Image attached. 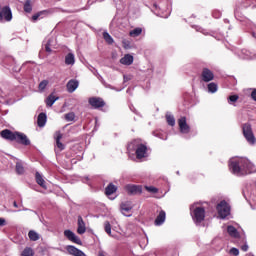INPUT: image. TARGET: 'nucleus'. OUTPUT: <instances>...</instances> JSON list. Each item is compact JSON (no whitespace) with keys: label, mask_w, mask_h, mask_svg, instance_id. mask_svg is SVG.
Masks as SVG:
<instances>
[{"label":"nucleus","mask_w":256,"mask_h":256,"mask_svg":"<svg viewBox=\"0 0 256 256\" xmlns=\"http://www.w3.org/2000/svg\"><path fill=\"white\" fill-rule=\"evenodd\" d=\"M229 169L233 175H236V177H243L245 175H251V173H256L255 164L243 157L230 159Z\"/></svg>","instance_id":"obj_1"},{"label":"nucleus","mask_w":256,"mask_h":256,"mask_svg":"<svg viewBox=\"0 0 256 256\" xmlns=\"http://www.w3.org/2000/svg\"><path fill=\"white\" fill-rule=\"evenodd\" d=\"M128 151H135L137 159H145L149 157V148L143 144L141 139H135L128 144Z\"/></svg>","instance_id":"obj_2"},{"label":"nucleus","mask_w":256,"mask_h":256,"mask_svg":"<svg viewBox=\"0 0 256 256\" xmlns=\"http://www.w3.org/2000/svg\"><path fill=\"white\" fill-rule=\"evenodd\" d=\"M190 213L192 215V219L196 225L205 221V208L197 207L195 204L190 206Z\"/></svg>","instance_id":"obj_3"},{"label":"nucleus","mask_w":256,"mask_h":256,"mask_svg":"<svg viewBox=\"0 0 256 256\" xmlns=\"http://www.w3.org/2000/svg\"><path fill=\"white\" fill-rule=\"evenodd\" d=\"M242 133L249 145H256V137L250 123H245L242 125Z\"/></svg>","instance_id":"obj_4"},{"label":"nucleus","mask_w":256,"mask_h":256,"mask_svg":"<svg viewBox=\"0 0 256 256\" xmlns=\"http://www.w3.org/2000/svg\"><path fill=\"white\" fill-rule=\"evenodd\" d=\"M216 210L218 211L220 219H225L231 215V206L225 200H222L220 203H218Z\"/></svg>","instance_id":"obj_5"},{"label":"nucleus","mask_w":256,"mask_h":256,"mask_svg":"<svg viewBox=\"0 0 256 256\" xmlns=\"http://www.w3.org/2000/svg\"><path fill=\"white\" fill-rule=\"evenodd\" d=\"M243 195L246 201H253L256 203V182L248 184L243 190Z\"/></svg>","instance_id":"obj_6"},{"label":"nucleus","mask_w":256,"mask_h":256,"mask_svg":"<svg viewBox=\"0 0 256 256\" xmlns=\"http://www.w3.org/2000/svg\"><path fill=\"white\" fill-rule=\"evenodd\" d=\"M153 11L155 15H157L158 17H163L164 19H167V17H169V15L171 14L169 8L165 7L163 3H160L159 5H157L156 3L153 4Z\"/></svg>","instance_id":"obj_7"},{"label":"nucleus","mask_w":256,"mask_h":256,"mask_svg":"<svg viewBox=\"0 0 256 256\" xmlns=\"http://www.w3.org/2000/svg\"><path fill=\"white\" fill-rule=\"evenodd\" d=\"M88 103L93 109H101V107H105V101L101 97H91L89 98Z\"/></svg>","instance_id":"obj_8"},{"label":"nucleus","mask_w":256,"mask_h":256,"mask_svg":"<svg viewBox=\"0 0 256 256\" xmlns=\"http://www.w3.org/2000/svg\"><path fill=\"white\" fill-rule=\"evenodd\" d=\"M215 79V74L213 71L209 70V68H203L201 73V81H204V83H209Z\"/></svg>","instance_id":"obj_9"},{"label":"nucleus","mask_w":256,"mask_h":256,"mask_svg":"<svg viewBox=\"0 0 256 256\" xmlns=\"http://www.w3.org/2000/svg\"><path fill=\"white\" fill-rule=\"evenodd\" d=\"M178 126L180 133H183L184 135H187V133L191 131V127L189 126V124H187L186 117H181L180 119H178Z\"/></svg>","instance_id":"obj_10"},{"label":"nucleus","mask_w":256,"mask_h":256,"mask_svg":"<svg viewBox=\"0 0 256 256\" xmlns=\"http://www.w3.org/2000/svg\"><path fill=\"white\" fill-rule=\"evenodd\" d=\"M121 213L124 215V217H131L133 215L131 213V210L133 209V203L131 201H126L121 204Z\"/></svg>","instance_id":"obj_11"},{"label":"nucleus","mask_w":256,"mask_h":256,"mask_svg":"<svg viewBox=\"0 0 256 256\" xmlns=\"http://www.w3.org/2000/svg\"><path fill=\"white\" fill-rule=\"evenodd\" d=\"M17 143H20V145H31V140L25 135L24 133L21 132H16V137L15 140Z\"/></svg>","instance_id":"obj_12"},{"label":"nucleus","mask_w":256,"mask_h":256,"mask_svg":"<svg viewBox=\"0 0 256 256\" xmlns=\"http://www.w3.org/2000/svg\"><path fill=\"white\" fill-rule=\"evenodd\" d=\"M64 236L66 237V239H68V241L76 243V245H81V238H79V236H76L73 231L65 230Z\"/></svg>","instance_id":"obj_13"},{"label":"nucleus","mask_w":256,"mask_h":256,"mask_svg":"<svg viewBox=\"0 0 256 256\" xmlns=\"http://www.w3.org/2000/svg\"><path fill=\"white\" fill-rule=\"evenodd\" d=\"M126 191L129 195H141L143 193V187L140 185H127Z\"/></svg>","instance_id":"obj_14"},{"label":"nucleus","mask_w":256,"mask_h":256,"mask_svg":"<svg viewBox=\"0 0 256 256\" xmlns=\"http://www.w3.org/2000/svg\"><path fill=\"white\" fill-rule=\"evenodd\" d=\"M237 55L240 59H256V54H253V52L247 49L238 50Z\"/></svg>","instance_id":"obj_15"},{"label":"nucleus","mask_w":256,"mask_h":256,"mask_svg":"<svg viewBox=\"0 0 256 256\" xmlns=\"http://www.w3.org/2000/svg\"><path fill=\"white\" fill-rule=\"evenodd\" d=\"M0 135H1L2 139H7L8 141H15L17 132H12L9 129H5L0 132Z\"/></svg>","instance_id":"obj_16"},{"label":"nucleus","mask_w":256,"mask_h":256,"mask_svg":"<svg viewBox=\"0 0 256 256\" xmlns=\"http://www.w3.org/2000/svg\"><path fill=\"white\" fill-rule=\"evenodd\" d=\"M79 87V81L76 79H71L68 81L66 88L68 93H75V90Z\"/></svg>","instance_id":"obj_17"},{"label":"nucleus","mask_w":256,"mask_h":256,"mask_svg":"<svg viewBox=\"0 0 256 256\" xmlns=\"http://www.w3.org/2000/svg\"><path fill=\"white\" fill-rule=\"evenodd\" d=\"M66 251H68L69 255H73V256H87L84 254L83 251L71 245L66 247Z\"/></svg>","instance_id":"obj_18"},{"label":"nucleus","mask_w":256,"mask_h":256,"mask_svg":"<svg viewBox=\"0 0 256 256\" xmlns=\"http://www.w3.org/2000/svg\"><path fill=\"white\" fill-rule=\"evenodd\" d=\"M87 231V226L85 225V221H83V217L78 216V228H77V233L79 235L85 234Z\"/></svg>","instance_id":"obj_19"},{"label":"nucleus","mask_w":256,"mask_h":256,"mask_svg":"<svg viewBox=\"0 0 256 256\" xmlns=\"http://www.w3.org/2000/svg\"><path fill=\"white\" fill-rule=\"evenodd\" d=\"M166 217H167V214L165 213V211H164V210H161V211L159 212L158 216H157L156 219H155V222H154L155 225H156L157 227L163 225V224L165 223Z\"/></svg>","instance_id":"obj_20"},{"label":"nucleus","mask_w":256,"mask_h":256,"mask_svg":"<svg viewBox=\"0 0 256 256\" xmlns=\"http://www.w3.org/2000/svg\"><path fill=\"white\" fill-rule=\"evenodd\" d=\"M2 19H5V21H11L13 19V13L8 6L2 8Z\"/></svg>","instance_id":"obj_21"},{"label":"nucleus","mask_w":256,"mask_h":256,"mask_svg":"<svg viewBox=\"0 0 256 256\" xmlns=\"http://www.w3.org/2000/svg\"><path fill=\"white\" fill-rule=\"evenodd\" d=\"M133 61H134V58H133V55L131 54H125L124 57H122L120 59V63L121 65H133Z\"/></svg>","instance_id":"obj_22"},{"label":"nucleus","mask_w":256,"mask_h":256,"mask_svg":"<svg viewBox=\"0 0 256 256\" xmlns=\"http://www.w3.org/2000/svg\"><path fill=\"white\" fill-rule=\"evenodd\" d=\"M55 139L57 148L59 149V151H63L65 149V145L61 143V139H63V134H61V132H56Z\"/></svg>","instance_id":"obj_23"},{"label":"nucleus","mask_w":256,"mask_h":256,"mask_svg":"<svg viewBox=\"0 0 256 256\" xmlns=\"http://www.w3.org/2000/svg\"><path fill=\"white\" fill-rule=\"evenodd\" d=\"M37 125L38 127H44L47 125V114L42 112L38 115Z\"/></svg>","instance_id":"obj_24"},{"label":"nucleus","mask_w":256,"mask_h":256,"mask_svg":"<svg viewBox=\"0 0 256 256\" xmlns=\"http://www.w3.org/2000/svg\"><path fill=\"white\" fill-rule=\"evenodd\" d=\"M227 233L230 235V237H233L234 239H239V231H237V228H235L234 226H228Z\"/></svg>","instance_id":"obj_25"},{"label":"nucleus","mask_w":256,"mask_h":256,"mask_svg":"<svg viewBox=\"0 0 256 256\" xmlns=\"http://www.w3.org/2000/svg\"><path fill=\"white\" fill-rule=\"evenodd\" d=\"M35 177H36V183H38L40 187H42V189H47V185L45 184V179H43V176L39 172H36Z\"/></svg>","instance_id":"obj_26"},{"label":"nucleus","mask_w":256,"mask_h":256,"mask_svg":"<svg viewBox=\"0 0 256 256\" xmlns=\"http://www.w3.org/2000/svg\"><path fill=\"white\" fill-rule=\"evenodd\" d=\"M65 65H75V54L70 52L65 56Z\"/></svg>","instance_id":"obj_27"},{"label":"nucleus","mask_w":256,"mask_h":256,"mask_svg":"<svg viewBox=\"0 0 256 256\" xmlns=\"http://www.w3.org/2000/svg\"><path fill=\"white\" fill-rule=\"evenodd\" d=\"M207 88H208V93L213 94V93H217V91H219V86L215 82L209 83L207 85Z\"/></svg>","instance_id":"obj_28"},{"label":"nucleus","mask_w":256,"mask_h":256,"mask_svg":"<svg viewBox=\"0 0 256 256\" xmlns=\"http://www.w3.org/2000/svg\"><path fill=\"white\" fill-rule=\"evenodd\" d=\"M28 237H29L30 241H39V239H40L39 233H37L35 230H30L28 232Z\"/></svg>","instance_id":"obj_29"},{"label":"nucleus","mask_w":256,"mask_h":256,"mask_svg":"<svg viewBox=\"0 0 256 256\" xmlns=\"http://www.w3.org/2000/svg\"><path fill=\"white\" fill-rule=\"evenodd\" d=\"M166 121L170 127H175V116H173L171 113H166Z\"/></svg>","instance_id":"obj_30"},{"label":"nucleus","mask_w":256,"mask_h":256,"mask_svg":"<svg viewBox=\"0 0 256 256\" xmlns=\"http://www.w3.org/2000/svg\"><path fill=\"white\" fill-rule=\"evenodd\" d=\"M51 47H55V38H50L46 45H45V50L47 53H51Z\"/></svg>","instance_id":"obj_31"},{"label":"nucleus","mask_w":256,"mask_h":256,"mask_svg":"<svg viewBox=\"0 0 256 256\" xmlns=\"http://www.w3.org/2000/svg\"><path fill=\"white\" fill-rule=\"evenodd\" d=\"M57 99H59L58 97H55L53 95H50L47 99H46V105L47 107H53V105L55 104V101H57Z\"/></svg>","instance_id":"obj_32"},{"label":"nucleus","mask_w":256,"mask_h":256,"mask_svg":"<svg viewBox=\"0 0 256 256\" xmlns=\"http://www.w3.org/2000/svg\"><path fill=\"white\" fill-rule=\"evenodd\" d=\"M115 191H117V187L113 184H109L106 187L105 193H106V195H113L115 193Z\"/></svg>","instance_id":"obj_33"},{"label":"nucleus","mask_w":256,"mask_h":256,"mask_svg":"<svg viewBox=\"0 0 256 256\" xmlns=\"http://www.w3.org/2000/svg\"><path fill=\"white\" fill-rule=\"evenodd\" d=\"M21 256H35V252L33 251V248L31 247H26L22 253Z\"/></svg>","instance_id":"obj_34"},{"label":"nucleus","mask_w":256,"mask_h":256,"mask_svg":"<svg viewBox=\"0 0 256 256\" xmlns=\"http://www.w3.org/2000/svg\"><path fill=\"white\" fill-rule=\"evenodd\" d=\"M47 85H49V80H42L38 86L39 92L43 93L47 89Z\"/></svg>","instance_id":"obj_35"},{"label":"nucleus","mask_w":256,"mask_h":256,"mask_svg":"<svg viewBox=\"0 0 256 256\" xmlns=\"http://www.w3.org/2000/svg\"><path fill=\"white\" fill-rule=\"evenodd\" d=\"M143 33V29L141 28H135L132 31H130L129 35L130 37H139Z\"/></svg>","instance_id":"obj_36"},{"label":"nucleus","mask_w":256,"mask_h":256,"mask_svg":"<svg viewBox=\"0 0 256 256\" xmlns=\"http://www.w3.org/2000/svg\"><path fill=\"white\" fill-rule=\"evenodd\" d=\"M24 11L25 13H31V11H33V6H31V0H26L24 4Z\"/></svg>","instance_id":"obj_37"},{"label":"nucleus","mask_w":256,"mask_h":256,"mask_svg":"<svg viewBox=\"0 0 256 256\" xmlns=\"http://www.w3.org/2000/svg\"><path fill=\"white\" fill-rule=\"evenodd\" d=\"M103 38L106 41V43H108V45H113V37H111V35L108 34V32H103Z\"/></svg>","instance_id":"obj_38"},{"label":"nucleus","mask_w":256,"mask_h":256,"mask_svg":"<svg viewBox=\"0 0 256 256\" xmlns=\"http://www.w3.org/2000/svg\"><path fill=\"white\" fill-rule=\"evenodd\" d=\"M16 172L18 173V175H23V173L25 172V169L23 168V164H21V162H18L16 164Z\"/></svg>","instance_id":"obj_39"},{"label":"nucleus","mask_w":256,"mask_h":256,"mask_svg":"<svg viewBox=\"0 0 256 256\" xmlns=\"http://www.w3.org/2000/svg\"><path fill=\"white\" fill-rule=\"evenodd\" d=\"M146 191H148V193H152L155 195V193H159V189L157 187L154 186H145Z\"/></svg>","instance_id":"obj_40"},{"label":"nucleus","mask_w":256,"mask_h":256,"mask_svg":"<svg viewBox=\"0 0 256 256\" xmlns=\"http://www.w3.org/2000/svg\"><path fill=\"white\" fill-rule=\"evenodd\" d=\"M239 101L238 95H231L228 97V103L231 105L232 103H237Z\"/></svg>","instance_id":"obj_41"},{"label":"nucleus","mask_w":256,"mask_h":256,"mask_svg":"<svg viewBox=\"0 0 256 256\" xmlns=\"http://www.w3.org/2000/svg\"><path fill=\"white\" fill-rule=\"evenodd\" d=\"M248 27L252 31V37H254V39H256V25L253 23H249Z\"/></svg>","instance_id":"obj_42"},{"label":"nucleus","mask_w":256,"mask_h":256,"mask_svg":"<svg viewBox=\"0 0 256 256\" xmlns=\"http://www.w3.org/2000/svg\"><path fill=\"white\" fill-rule=\"evenodd\" d=\"M66 121H75V114L73 112H69L65 114Z\"/></svg>","instance_id":"obj_43"},{"label":"nucleus","mask_w":256,"mask_h":256,"mask_svg":"<svg viewBox=\"0 0 256 256\" xmlns=\"http://www.w3.org/2000/svg\"><path fill=\"white\" fill-rule=\"evenodd\" d=\"M104 229L107 235H111V224L108 221L104 223Z\"/></svg>","instance_id":"obj_44"},{"label":"nucleus","mask_w":256,"mask_h":256,"mask_svg":"<svg viewBox=\"0 0 256 256\" xmlns=\"http://www.w3.org/2000/svg\"><path fill=\"white\" fill-rule=\"evenodd\" d=\"M193 28L196 29V31H199L200 33H203V35L208 34L207 30L201 28V26H193Z\"/></svg>","instance_id":"obj_45"},{"label":"nucleus","mask_w":256,"mask_h":256,"mask_svg":"<svg viewBox=\"0 0 256 256\" xmlns=\"http://www.w3.org/2000/svg\"><path fill=\"white\" fill-rule=\"evenodd\" d=\"M46 13H47V11H42L40 13H37V14L33 15L32 16L33 21H37V19H39L40 15H43V14H46Z\"/></svg>","instance_id":"obj_46"},{"label":"nucleus","mask_w":256,"mask_h":256,"mask_svg":"<svg viewBox=\"0 0 256 256\" xmlns=\"http://www.w3.org/2000/svg\"><path fill=\"white\" fill-rule=\"evenodd\" d=\"M230 255H234V256H237L239 255V249L237 248H231L230 251H229Z\"/></svg>","instance_id":"obj_47"},{"label":"nucleus","mask_w":256,"mask_h":256,"mask_svg":"<svg viewBox=\"0 0 256 256\" xmlns=\"http://www.w3.org/2000/svg\"><path fill=\"white\" fill-rule=\"evenodd\" d=\"M212 16L214 17V19H219L221 17V11H213Z\"/></svg>","instance_id":"obj_48"},{"label":"nucleus","mask_w":256,"mask_h":256,"mask_svg":"<svg viewBox=\"0 0 256 256\" xmlns=\"http://www.w3.org/2000/svg\"><path fill=\"white\" fill-rule=\"evenodd\" d=\"M5 225H7L5 218H0V227H5Z\"/></svg>","instance_id":"obj_49"},{"label":"nucleus","mask_w":256,"mask_h":256,"mask_svg":"<svg viewBox=\"0 0 256 256\" xmlns=\"http://www.w3.org/2000/svg\"><path fill=\"white\" fill-rule=\"evenodd\" d=\"M123 79H124V83H127V81H131V76L124 75Z\"/></svg>","instance_id":"obj_50"},{"label":"nucleus","mask_w":256,"mask_h":256,"mask_svg":"<svg viewBox=\"0 0 256 256\" xmlns=\"http://www.w3.org/2000/svg\"><path fill=\"white\" fill-rule=\"evenodd\" d=\"M242 251H249V246L247 244H244L242 247H241Z\"/></svg>","instance_id":"obj_51"},{"label":"nucleus","mask_w":256,"mask_h":256,"mask_svg":"<svg viewBox=\"0 0 256 256\" xmlns=\"http://www.w3.org/2000/svg\"><path fill=\"white\" fill-rule=\"evenodd\" d=\"M0 21H3V9L0 8Z\"/></svg>","instance_id":"obj_52"},{"label":"nucleus","mask_w":256,"mask_h":256,"mask_svg":"<svg viewBox=\"0 0 256 256\" xmlns=\"http://www.w3.org/2000/svg\"><path fill=\"white\" fill-rule=\"evenodd\" d=\"M110 237H113L114 239H117V235H113V234H111V235H109Z\"/></svg>","instance_id":"obj_53"},{"label":"nucleus","mask_w":256,"mask_h":256,"mask_svg":"<svg viewBox=\"0 0 256 256\" xmlns=\"http://www.w3.org/2000/svg\"><path fill=\"white\" fill-rule=\"evenodd\" d=\"M98 256H105L103 252H99Z\"/></svg>","instance_id":"obj_54"},{"label":"nucleus","mask_w":256,"mask_h":256,"mask_svg":"<svg viewBox=\"0 0 256 256\" xmlns=\"http://www.w3.org/2000/svg\"><path fill=\"white\" fill-rule=\"evenodd\" d=\"M94 75H99V73L97 72V70H94Z\"/></svg>","instance_id":"obj_55"},{"label":"nucleus","mask_w":256,"mask_h":256,"mask_svg":"<svg viewBox=\"0 0 256 256\" xmlns=\"http://www.w3.org/2000/svg\"><path fill=\"white\" fill-rule=\"evenodd\" d=\"M13 205L14 207H18L17 202H14Z\"/></svg>","instance_id":"obj_56"},{"label":"nucleus","mask_w":256,"mask_h":256,"mask_svg":"<svg viewBox=\"0 0 256 256\" xmlns=\"http://www.w3.org/2000/svg\"><path fill=\"white\" fill-rule=\"evenodd\" d=\"M86 181H89V177H86Z\"/></svg>","instance_id":"obj_57"}]
</instances>
